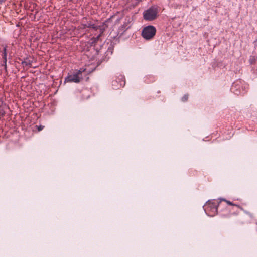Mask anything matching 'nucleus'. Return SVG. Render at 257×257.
I'll return each instance as SVG.
<instances>
[{
	"label": "nucleus",
	"mask_w": 257,
	"mask_h": 257,
	"mask_svg": "<svg viewBox=\"0 0 257 257\" xmlns=\"http://www.w3.org/2000/svg\"><path fill=\"white\" fill-rule=\"evenodd\" d=\"M84 69H80L76 73H74L68 75L65 78V83H78L82 79V73Z\"/></svg>",
	"instance_id": "1"
},
{
	"label": "nucleus",
	"mask_w": 257,
	"mask_h": 257,
	"mask_svg": "<svg viewBox=\"0 0 257 257\" xmlns=\"http://www.w3.org/2000/svg\"><path fill=\"white\" fill-rule=\"evenodd\" d=\"M156 30L153 26L149 25L143 28L142 31V36L146 40H150L154 37Z\"/></svg>",
	"instance_id": "2"
},
{
	"label": "nucleus",
	"mask_w": 257,
	"mask_h": 257,
	"mask_svg": "<svg viewBox=\"0 0 257 257\" xmlns=\"http://www.w3.org/2000/svg\"><path fill=\"white\" fill-rule=\"evenodd\" d=\"M157 9L155 7H151L143 13V17L145 20L152 21L156 19L157 16Z\"/></svg>",
	"instance_id": "3"
},
{
	"label": "nucleus",
	"mask_w": 257,
	"mask_h": 257,
	"mask_svg": "<svg viewBox=\"0 0 257 257\" xmlns=\"http://www.w3.org/2000/svg\"><path fill=\"white\" fill-rule=\"evenodd\" d=\"M125 84L124 78L122 76H120L112 82V87L114 89H119L123 87Z\"/></svg>",
	"instance_id": "4"
},
{
	"label": "nucleus",
	"mask_w": 257,
	"mask_h": 257,
	"mask_svg": "<svg viewBox=\"0 0 257 257\" xmlns=\"http://www.w3.org/2000/svg\"><path fill=\"white\" fill-rule=\"evenodd\" d=\"M4 97H0V117H3L6 113V111L9 109L6 102L3 100Z\"/></svg>",
	"instance_id": "5"
},
{
	"label": "nucleus",
	"mask_w": 257,
	"mask_h": 257,
	"mask_svg": "<svg viewBox=\"0 0 257 257\" xmlns=\"http://www.w3.org/2000/svg\"><path fill=\"white\" fill-rule=\"evenodd\" d=\"M85 26L87 27L92 28L95 29H96V26L94 24H86Z\"/></svg>",
	"instance_id": "6"
},
{
	"label": "nucleus",
	"mask_w": 257,
	"mask_h": 257,
	"mask_svg": "<svg viewBox=\"0 0 257 257\" xmlns=\"http://www.w3.org/2000/svg\"><path fill=\"white\" fill-rule=\"evenodd\" d=\"M44 126L42 125H40L37 126L38 131H42L44 128Z\"/></svg>",
	"instance_id": "7"
},
{
	"label": "nucleus",
	"mask_w": 257,
	"mask_h": 257,
	"mask_svg": "<svg viewBox=\"0 0 257 257\" xmlns=\"http://www.w3.org/2000/svg\"><path fill=\"white\" fill-rule=\"evenodd\" d=\"M224 201L226 202V203L229 205H235L234 204H233L230 201L224 199Z\"/></svg>",
	"instance_id": "8"
},
{
	"label": "nucleus",
	"mask_w": 257,
	"mask_h": 257,
	"mask_svg": "<svg viewBox=\"0 0 257 257\" xmlns=\"http://www.w3.org/2000/svg\"><path fill=\"white\" fill-rule=\"evenodd\" d=\"M188 100V97H182V101L183 102H185L186 101H187Z\"/></svg>",
	"instance_id": "9"
},
{
	"label": "nucleus",
	"mask_w": 257,
	"mask_h": 257,
	"mask_svg": "<svg viewBox=\"0 0 257 257\" xmlns=\"http://www.w3.org/2000/svg\"><path fill=\"white\" fill-rule=\"evenodd\" d=\"M23 64H25L26 65H28V63H27V62H26V61L23 62Z\"/></svg>",
	"instance_id": "10"
},
{
	"label": "nucleus",
	"mask_w": 257,
	"mask_h": 257,
	"mask_svg": "<svg viewBox=\"0 0 257 257\" xmlns=\"http://www.w3.org/2000/svg\"><path fill=\"white\" fill-rule=\"evenodd\" d=\"M4 51H6V49L5 48L4 49ZM6 52H5V56L6 57Z\"/></svg>",
	"instance_id": "11"
}]
</instances>
